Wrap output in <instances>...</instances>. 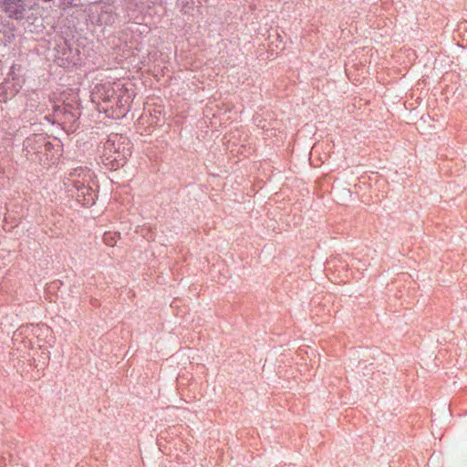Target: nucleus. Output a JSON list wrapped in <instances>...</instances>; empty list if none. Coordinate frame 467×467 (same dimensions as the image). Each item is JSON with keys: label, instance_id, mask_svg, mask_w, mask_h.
<instances>
[{"label": "nucleus", "instance_id": "f257e3e1", "mask_svg": "<svg viewBox=\"0 0 467 467\" xmlns=\"http://www.w3.org/2000/svg\"><path fill=\"white\" fill-rule=\"evenodd\" d=\"M130 156V149L127 139L112 134L103 145L100 159L106 167L116 171L125 165Z\"/></svg>", "mask_w": 467, "mask_h": 467}, {"label": "nucleus", "instance_id": "f03ea898", "mask_svg": "<svg viewBox=\"0 0 467 467\" xmlns=\"http://www.w3.org/2000/svg\"><path fill=\"white\" fill-rule=\"evenodd\" d=\"M133 92L125 85H118V92L108 105L101 103V111L112 119H120L129 111Z\"/></svg>", "mask_w": 467, "mask_h": 467}, {"label": "nucleus", "instance_id": "7ed1b4c3", "mask_svg": "<svg viewBox=\"0 0 467 467\" xmlns=\"http://www.w3.org/2000/svg\"><path fill=\"white\" fill-rule=\"evenodd\" d=\"M119 84L104 83L97 85L91 94L92 101L98 104L101 111V103L108 105L118 92Z\"/></svg>", "mask_w": 467, "mask_h": 467}, {"label": "nucleus", "instance_id": "20e7f679", "mask_svg": "<svg viewBox=\"0 0 467 467\" xmlns=\"http://www.w3.org/2000/svg\"><path fill=\"white\" fill-rule=\"evenodd\" d=\"M1 8L10 18L21 19L25 15L26 5L24 0H2Z\"/></svg>", "mask_w": 467, "mask_h": 467}, {"label": "nucleus", "instance_id": "39448f33", "mask_svg": "<svg viewBox=\"0 0 467 467\" xmlns=\"http://www.w3.org/2000/svg\"><path fill=\"white\" fill-rule=\"evenodd\" d=\"M24 145L27 152L33 153L40 152L43 147H45L47 150H49L51 148V143L43 134H34L26 138Z\"/></svg>", "mask_w": 467, "mask_h": 467}, {"label": "nucleus", "instance_id": "423d86ee", "mask_svg": "<svg viewBox=\"0 0 467 467\" xmlns=\"http://www.w3.org/2000/svg\"><path fill=\"white\" fill-rule=\"evenodd\" d=\"M78 192V200L82 201L84 205H91L95 202L94 194L90 188H83Z\"/></svg>", "mask_w": 467, "mask_h": 467}, {"label": "nucleus", "instance_id": "0eeeda50", "mask_svg": "<svg viewBox=\"0 0 467 467\" xmlns=\"http://www.w3.org/2000/svg\"><path fill=\"white\" fill-rule=\"evenodd\" d=\"M120 239V234L118 232H106L103 235V242L106 245L113 247Z\"/></svg>", "mask_w": 467, "mask_h": 467}, {"label": "nucleus", "instance_id": "6e6552de", "mask_svg": "<svg viewBox=\"0 0 467 467\" xmlns=\"http://www.w3.org/2000/svg\"><path fill=\"white\" fill-rule=\"evenodd\" d=\"M78 6L75 0H61V8L67 10Z\"/></svg>", "mask_w": 467, "mask_h": 467}]
</instances>
